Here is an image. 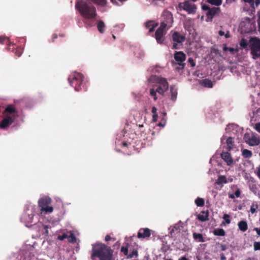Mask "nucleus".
<instances>
[{
    "label": "nucleus",
    "mask_w": 260,
    "mask_h": 260,
    "mask_svg": "<svg viewBox=\"0 0 260 260\" xmlns=\"http://www.w3.org/2000/svg\"><path fill=\"white\" fill-rule=\"evenodd\" d=\"M114 260L113 250L107 245L96 242L92 244L90 258L91 260Z\"/></svg>",
    "instance_id": "nucleus-1"
},
{
    "label": "nucleus",
    "mask_w": 260,
    "mask_h": 260,
    "mask_svg": "<svg viewBox=\"0 0 260 260\" xmlns=\"http://www.w3.org/2000/svg\"><path fill=\"white\" fill-rule=\"evenodd\" d=\"M75 7L81 15L86 19H93L96 15L95 8L91 4L85 2L78 1L76 3Z\"/></svg>",
    "instance_id": "nucleus-2"
},
{
    "label": "nucleus",
    "mask_w": 260,
    "mask_h": 260,
    "mask_svg": "<svg viewBox=\"0 0 260 260\" xmlns=\"http://www.w3.org/2000/svg\"><path fill=\"white\" fill-rule=\"evenodd\" d=\"M173 22L172 16H169L167 22H162L159 27L157 29L154 34V37L158 44H165V36L167 32L168 29L171 27Z\"/></svg>",
    "instance_id": "nucleus-3"
},
{
    "label": "nucleus",
    "mask_w": 260,
    "mask_h": 260,
    "mask_svg": "<svg viewBox=\"0 0 260 260\" xmlns=\"http://www.w3.org/2000/svg\"><path fill=\"white\" fill-rule=\"evenodd\" d=\"M68 81L76 91L86 89L84 77L81 73L76 72L71 75L68 78Z\"/></svg>",
    "instance_id": "nucleus-4"
},
{
    "label": "nucleus",
    "mask_w": 260,
    "mask_h": 260,
    "mask_svg": "<svg viewBox=\"0 0 260 260\" xmlns=\"http://www.w3.org/2000/svg\"><path fill=\"white\" fill-rule=\"evenodd\" d=\"M35 209V206L30 204L27 205L25 207L24 211L21 217V221L26 226H30L33 222Z\"/></svg>",
    "instance_id": "nucleus-5"
},
{
    "label": "nucleus",
    "mask_w": 260,
    "mask_h": 260,
    "mask_svg": "<svg viewBox=\"0 0 260 260\" xmlns=\"http://www.w3.org/2000/svg\"><path fill=\"white\" fill-rule=\"evenodd\" d=\"M52 203V200L48 197H43L39 199L38 205L41 208L42 212H45L47 213H51L53 211V208L49 205Z\"/></svg>",
    "instance_id": "nucleus-6"
},
{
    "label": "nucleus",
    "mask_w": 260,
    "mask_h": 260,
    "mask_svg": "<svg viewBox=\"0 0 260 260\" xmlns=\"http://www.w3.org/2000/svg\"><path fill=\"white\" fill-rule=\"evenodd\" d=\"M174 58L176 62L173 60L172 63L178 65V67L176 68V70L178 71L182 70L185 65L184 61L186 59V55L182 51L176 52L174 53Z\"/></svg>",
    "instance_id": "nucleus-7"
},
{
    "label": "nucleus",
    "mask_w": 260,
    "mask_h": 260,
    "mask_svg": "<svg viewBox=\"0 0 260 260\" xmlns=\"http://www.w3.org/2000/svg\"><path fill=\"white\" fill-rule=\"evenodd\" d=\"M250 47L251 53L254 59L260 57V40L256 38H252L250 40Z\"/></svg>",
    "instance_id": "nucleus-8"
},
{
    "label": "nucleus",
    "mask_w": 260,
    "mask_h": 260,
    "mask_svg": "<svg viewBox=\"0 0 260 260\" xmlns=\"http://www.w3.org/2000/svg\"><path fill=\"white\" fill-rule=\"evenodd\" d=\"M172 38L174 42L172 49H179L178 45H182V43L185 40V37L178 31H174L172 34Z\"/></svg>",
    "instance_id": "nucleus-9"
},
{
    "label": "nucleus",
    "mask_w": 260,
    "mask_h": 260,
    "mask_svg": "<svg viewBox=\"0 0 260 260\" xmlns=\"http://www.w3.org/2000/svg\"><path fill=\"white\" fill-rule=\"evenodd\" d=\"M159 86L156 89V91L159 94L164 95L169 88V83L166 78L158 77L156 80Z\"/></svg>",
    "instance_id": "nucleus-10"
},
{
    "label": "nucleus",
    "mask_w": 260,
    "mask_h": 260,
    "mask_svg": "<svg viewBox=\"0 0 260 260\" xmlns=\"http://www.w3.org/2000/svg\"><path fill=\"white\" fill-rule=\"evenodd\" d=\"M202 8L203 10L208 11L206 15L207 18L210 19H212L215 15L220 11V9L218 7H213L210 8L207 5H203Z\"/></svg>",
    "instance_id": "nucleus-11"
},
{
    "label": "nucleus",
    "mask_w": 260,
    "mask_h": 260,
    "mask_svg": "<svg viewBox=\"0 0 260 260\" xmlns=\"http://www.w3.org/2000/svg\"><path fill=\"white\" fill-rule=\"evenodd\" d=\"M5 118L0 122V128L3 129H7L15 121V116L5 115Z\"/></svg>",
    "instance_id": "nucleus-12"
},
{
    "label": "nucleus",
    "mask_w": 260,
    "mask_h": 260,
    "mask_svg": "<svg viewBox=\"0 0 260 260\" xmlns=\"http://www.w3.org/2000/svg\"><path fill=\"white\" fill-rule=\"evenodd\" d=\"M179 6L180 8L185 10L189 13L194 12L196 8L194 5L191 4L189 1L180 3Z\"/></svg>",
    "instance_id": "nucleus-13"
},
{
    "label": "nucleus",
    "mask_w": 260,
    "mask_h": 260,
    "mask_svg": "<svg viewBox=\"0 0 260 260\" xmlns=\"http://www.w3.org/2000/svg\"><path fill=\"white\" fill-rule=\"evenodd\" d=\"M221 158L226 162L228 166H232L234 164V160L229 151L222 152L220 154Z\"/></svg>",
    "instance_id": "nucleus-14"
},
{
    "label": "nucleus",
    "mask_w": 260,
    "mask_h": 260,
    "mask_svg": "<svg viewBox=\"0 0 260 260\" xmlns=\"http://www.w3.org/2000/svg\"><path fill=\"white\" fill-rule=\"evenodd\" d=\"M246 142L249 146H257L260 143V138L257 137L254 134H252L251 136H249L248 138H247Z\"/></svg>",
    "instance_id": "nucleus-15"
},
{
    "label": "nucleus",
    "mask_w": 260,
    "mask_h": 260,
    "mask_svg": "<svg viewBox=\"0 0 260 260\" xmlns=\"http://www.w3.org/2000/svg\"><path fill=\"white\" fill-rule=\"evenodd\" d=\"M151 235V231L148 228H142L140 229L137 237L138 238H148Z\"/></svg>",
    "instance_id": "nucleus-16"
},
{
    "label": "nucleus",
    "mask_w": 260,
    "mask_h": 260,
    "mask_svg": "<svg viewBox=\"0 0 260 260\" xmlns=\"http://www.w3.org/2000/svg\"><path fill=\"white\" fill-rule=\"evenodd\" d=\"M145 27L149 29V33L153 32L155 28L158 25V23L154 21H148L145 23Z\"/></svg>",
    "instance_id": "nucleus-17"
},
{
    "label": "nucleus",
    "mask_w": 260,
    "mask_h": 260,
    "mask_svg": "<svg viewBox=\"0 0 260 260\" xmlns=\"http://www.w3.org/2000/svg\"><path fill=\"white\" fill-rule=\"evenodd\" d=\"M3 113L6 115V114H17V111L14 105H9L6 107Z\"/></svg>",
    "instance_id": "nucleus-18"
},
{
    "label": "nucleus",
    "mask_w": 260,
    "mask_h": 260,
    "mask_svg": "<svg viewBox=\"0 0 260 260\" xmlns=\"http://www.w3.org/2000/svg\"><path fill=\"white\" fill-rule=\"evenodd\" d=\"M209 211L208 210L202 211L198 216V218L202 221H206L209 220Z\"/></svg>",
    "instance_id": "nucleus-19"
},
{
    "label": "nucleus",
    "mask_w": 260,
    "mask_h": 260,
    "mask_svg": "<svg viewBox=\"0 0 260 260\" xmlns=\"http://www.w3.org/2000/svg\"><path fill=\"white\" fill-rule=\"evenodd\" d=\"M200 84L205 87L212 88L213 87L212 82L208 79H205L201 80Z\"/></svg>",
    "instance_id": "nucleus-20"
},
{
    "label": "nucleus",
    "mask_w": 260,
    "mask_h": 260,
    "mask_svg": "<svg viewBox=\"0 0 260 260\" xmlns=\"http://www.w3.org/2000/svg\"><path fill=\"white\" fill-rule=\"evenodd\" d=\"M193 238L198 242H204L205 240L202 234L194 232L192 234Z\"/></svg>",
    "instance_id": "nucleus-21"
},
{
    "label": "nucleus",
    "mask_w": 260,
    "mask_h": 260,
    "mask_svg": "<svg viewBox=\"0 0 260 260\" xmlns=\"http://www.w3.org/2000/svg\"><path fill=\"white\" fill-rule=\"evenodd\" d=\"M170 92L171 94V100L173 101H175L177 96V91L174 85H172L170 87Z\"/></svg>",
    "instance_id": "nucleus-22"
},
{
    "label": "nucleus",
    "mask_w": 260,
    "mask_h": 260,
    "mask_svg": "<svg viewBox=\"0 0 260 260\" xmlns=\"http://www.w3.org/2000/svg\"><path fill=\"white\" fill-rule=\"evenodd\" d=\"M239 229L242 232H245L248 229L247 223L246 221L242 220L239 222L238 224Z\"/></svg>",
    "instance_id": "nucleus-23"
},
{
    "label": "nucleus",
    "mask_w": 260,
    "mask_h": 260,
    "mask_svg": "<svg viewBox=\"0 0 260 260\" xmlns=\"http://www.w3.org/2000/svg\"><path fill=\"white\" fill-rule=\"evenodd\" d=\"M226 144H227V151H230L234 146V142L233 141V138L231 137H229L226 139Z\"/></svg>",
    "instance_id": "nucleus-24"
},
{
    "label": "nucleus",
    "mask_w": 260,
    "mask_h": 260,
    "mask_svg": "<svg viewBox=\"0 0 260 260\" xmlns=\"http://www.w3.org/2000/svg\"><path fill=\"white\" fill-rule=\"evenodd\" d=\"M130 244L128 243H125V245H123L121 247L120 251L123 253L124 255L127 256L128 254V248Z\"/></svg>",
    "instance_id": "nucleus-25"
},
{
    "label": "nucleus",
    "mask_w": 260,
    "mask_h": 260,
    "mask_svg": "<svg viewBox=\"0 0 260 260\" xmlns=\"http://www.w3.org/2000/svg\"><path fill=\"white\" fill-rule=\"evenodd\" d=\"M242 155L245 158H249L252 156V153L251 151L244 149L242 150Z\"/></svg>",
    "instance_id": "nucleus-26"
},
{
    "label": "nucleus",
    "mask_w": 260,
    "mask_h": 260,
    "mask_svg": "<svg viewBox=\"0 0 260 260\" xmlns=\"http://www.w3.org/2000/svg\"><path fill=\"white\" fill-rule=\"evenodd\" d=\"M98 29V30L102 34L104 33L105 31V24L104 22L100 20L98 22V25H97Z\"/></svg>",
    "instance_id": "nucleus-27"
},
{
    "label": "nucleus",
    "mask_w": 260,
    "mask_h": 260,
    "mask_svg": "<svg viewBox=\"0 0 260 260\" xmlns=\"http://www.w3.org/2000/svg\"><path fill=\"white\" fill-rule=\"evenodd\" d=\"M213 234L215 236H224L225 235V231L222 229H216L213 231Z\"/></svg>",
    "instance_id": "nucleus-28"
},
{
    "label": "nucleus",
    "mask_w": 260,
    "mask_h": 260,
    "mask_svg": "<svg viewBox=\"0 0 260 260\" xmlns=\"http://www.w3.org/2000/svg\"><path fill=\"white\" fill-rule=\"evenodd\" d=\"M195 203L198 207H203L204 206L205 201L204 199L198 197L196 199Z\"/></svg>",
    "instance_id": "nucleus-29"
},
{
    "label": "nucleus",
    "mask_w": 260,
    "mask_h": 260,
    "mask_svg": "<svg viewBox=\"0 0 260 260\" xmlns=\"http://www.w3.org/2000/svg\"><path fill=\"white\" fill-rule=\"evenodd\" d=\"M0 43L2 44H6L9 45L10 44L9 39L6 37L0 36Z\"/></svg>",
    "instance_id": "nucleus-30"
},
{
    "label": "nucleus",
    "mask_w": 260,
    "mask_h": 260,
    "mask_svg": "<svg viewBox=\"0 0 260 260\" xmlns=\"http://www.w3.org/2000/svg\"><path fill=\"white\" fill-rule=\"evenodd\" d=\"M222 218L224 220V221H222L223 224H230L231 223L230 215L227 214H224Z\"/></svg>",
    "instance_id": "nucleus-31"
},
{
    "label": "nucleus",
    "mask_w": 260,
    "mask_h": 260,
    "mask_svg": "<svg viewBox=\"0 0 260 260\" xmlns=\"http://www.w3.org/2000/svg\"><path fill=\"white\" fill-rule=\"evenodd\" d=\"M180 231V226L178 224H175L170 231V233L172 235L174 233H179Z\"/></svg>",
    "instance_id": "nucleus-32"
},
{
    "label": "nucleus",
    "mask_w": 260,
    "mask_h": 260,
    "mask_svg": "<svg viewBox=\"0 0 260 260\" xmlns=\"http://www.w3.org/2000/svg\"><path fill=\"white\" fill-rule=\"evenodd\" d=\"M227 180L226 178L224 176H219L217 183L218 184H221L222 183H226Z\"/></svg>",
    "instance_id": "nucleus-33"
},
{
    "label": "nucleus",
    "mask_w": 260,
    "mask_h": 260,
    "mask_svg": "<svg viewBox=\"0 0 260 260\" xmlns=\"http://www.w3.org/2000/svg\"><path fill=\"white\" fill-rule=\"evenodd\" d=\"M95 4L101 6H105L106 4V0H91Z\"/></svg>",
    "instance_id": "nucleus-34"
},
{
    "label": "nucleus",
    "mask_w": 260,
    "mask_h": 260,
    "mask_svg": "<svg viewBox=\"0 0 260 260\" xmlns=\"http://www.w3.org/2000/svg\"><path fill=\"white\" fill-rule=\"evenodd\" d=\"M209 3L215 5V6H220L222 3V0H208Z\"/></svg>",
    "instance_id": "nucleus-35"
},
{
    "label": "nucleus",
    "mask_w": 260,
    "mask_h": 260,
    "mask_svg": "<svg viewBox=\"0 0 260 260\" xmlns=\"http://www.w3.org/2000/svg\"><path fill=\"white\" fill-rule=\"evenodd\" d=\"M138 255V251L136 249H133V251L128 254L127 258H132L134 256L137 257Z\"/></svg>",
    "instance_id": "nucleus-36"
},
{
    "label": "nucleus",
    "mask_w": 260,
    "mask_h": 260,
    "mask_svg": "<svg viewBox=\"0 0 260 260\" xmlns=\"http://www.w3.org/2000/svg\"><path fill=\"white\" fill-rule=\"evenodd\" d=\"M156 92L157 91H156V89H154V88H151L150 89V94L151 96L153 97L154 101H156L157 100Z\"/></svg>",
    "instance_id": "nucleus-37"
},
{
    "label": "nucleus",
    "mask_w": 260,
    "mask_h": 260,
    "mask_svg": "<svg viewBox=\"0 0 260 260\" xmlns=\"http://www.w3.org/2000/svg\"><path fill=\"white\" fill-rule=\"evenodd\" d=\"M240 45L243 48H246L248 46V42L247 40L244 39H242L240 42Z\"/></svg>",
    "instance_id": "nucleus-38"
},
{
    "label": "nucleus",
    "mask_w": 260,
    "mask_h": 260,
    "mask_svg": "<svg viewBox=\"0 0 260 260\" xmlns=\"http://www.w3.org/2000/svg\"><path fill=\"white\" fill-rule=\"evenodd\" d=\"M68 241L70 243H75L76 242V237L73 233H71L70 235L68 237Z\"/></svg>",
    "instance_id": "nucleus-39"
},
{
    "label": "nucleus",
    "mask_w": 260,
    "mask_h": 260,
    "mask_svg": "<svg viewBox=\"0 0 260 260\" xmlns=\"http://www.w3.org/2000/svg\"><path fill=\"white\" fill-rule=\"evenodd\" d=\"M250 189L255 194H256L257 190V188L256 185L255 184H252L251 186H250Z\"/></svg>",
    "instance_id": "nucleus-40"
},
{
    "label": "nucleus",
    "mask_w": 260,
    "mask_h": 260,
    "mask_svg": "<svg viewBox=\"0 0 260 260\" xmlns=\"http://www.w3.org/2000/svg\"><path fill=\"white\" fill-rule=\"evenodd\" d=\"M223 50L225 51H229L232 53H234V52L235 51V49L234 48L228 47L226 46V45H224V46L223 48Z\"/></svg>",
    "instance_id": "nucleus-41"
},
{
    "label": "nucleus",
    "mask_w": 260,
    "mask_h": 260,
    "mask_svg": "<svg viewBox=\"0 0 260 260\" xmlns=\"http://www.w3.org/2000/svg\"><path fill=\"white\" fill-rule=\"evenodd\" d=\"M254 249L255 250H260V242H255L253 244Z\"/></svg>",
    "instance_id": "nucleus-42"
},
{
    "label": "nucleus",
    "mask_w": 260,
    "mask_h": 260,
    "mask_svg": "<svg viewBox=\"0 0 260 260\" xmlns=\"http://www.w3.org/2000/svg\"><path fill=\"white\" fill-rule=\"evenodd\" d=\"M68 237V236L66 234H63L62 235H58L57 237V239L60 241H62L67 238Z\"/></svg>",
    "instance_id": "nucleus-43"
},
{
    "label": "nucleus",
    "mask_w": 260,
    "mask_h": 260,
    "mask_svg": "<svg viewBox=\"0 0 260 260\" xmlns=\"http://www.w3.org/2000/svg\"><path fill=\"white\" fill-rule=\"evenodd\" d=\"M22 50L21 48L16 49V50L15 52V54L18 57H20L21 56V55L22 54Z\"/></svg>",
    "instance_id": "nucleus-44"
},
{
    "label": "nucleus",
    "mask_w": 260,
    "mask_h": 260,
    "mask_svg": "<svg viewBox=\"0 0 260 260\" xmlns=\"http://www.w3.org/2000/svg\"><path fill=\"white\" fill-rule=\"evenodd\" d=\"M188 61L190 63L191 67H193L196 66V62H194L192 58H189L188 59Z\"/></svg>",
    "instance_id": "nucleus-45"
},
{
    "label": "nucleus",
    "mask_w": 260,
    "mask_h": 260,
    "mask_svg": "<svg viewBox=\"0 0 260 260\" xmlns=\"http://www.w3.org/2000/svg\"><path fill=\"white\" fill-rule=\"evenodd\" d=\"M241 194V191L240 189L238 188L236 191L235 192V197L239 198Z\"/></svg>",
    "instance_id": "nucleus-46"
},
{
    "label": "nucleus",
    "mask_w": 260,
    "mask_h": 260,
    "mask_svg": "<svg viewBox=\"0 0 260 260\" xmlns=\"http://www.w3.org/2000/svg\"><path fill=\"white\" fill-rule=\"evenodd\" d=\"M255 129L260 133V122L255 124Z\"/></svg>",
    "instance_id": "nucleus-47"
},
{
    "label": "nucleus",
    "mask_w": 260,
    "mask_h": 260,
    "mask_svg": "<svg viewBox=\"0 0 260 260\" xmlns=\"http://www.w3.org/2000/svg\"><path fill=\"white\" fill-rule=\"evenodd\" d=\"M250 211L251 213H254L256 211V208L254 207V206L253 204H252L250 208Z\"/></svg>",
    "instance_id": "nucleus-48"
},
{
    "label": "nucleus",
    "mask_w": 260,
    "mask_h": 260,
    "mask_svg": "<svg viewBox=\"0 0 260 260\" xmlns=\"http://www.w3.org/2000/svg\"><path fill=\"white\" fill-rule=\"evenodd\" d=\"M166 124V120H165L164 121L160 122L158 123V125L160 126L164 127Z\"/></svg>",
    "instance_id": "nucleus-49"
},
{
    "label": "nucleus",
    "mask_w": 260,
    "mask_h": 260,
    "mask_svg": "<svg viewBox=\"0 0 260 260\" xmlns=\"http://www.w3.org/2000/svg\"><path fill=\"white\" fill-rule=\"evenodd\" d=\"M157 117H158L157 114H153V116H152L153 121L154 122L156 121L157 119Z\"/></svg>",
    "instance_id": "nucleus-50"
},
{
    "label": "nucleus",
    "mask_w": 260,
    "mask_h": 260,
    "mask_svg": "<svg viewBox=\"0 0 260 260\" xmlns=\"http://www.w3.org/2000/svg\"><path fill=\"white\" fill-rule=\"evenodd\" d=\"M152 113L153 114H157V108L155 107H153L152 108Z\"/></svg>",
    "instance_id": "nucleus-51"
},
{
    "label": "nucleus",
    "mask_w": 260,
    "mask_h": 260,
    "mask_svg": "<svg viewBox=\"0 0 260 260\" xmlns=\"http://www.w3.org/2000/svg\"><path fill=\"white\" fill-rule=\"evenodd\" d=\"M126 0H111V1L113 3H116L118 4L117 1L120 2V3H122L124 1H125Z\"/></svg>",
    "instance_id": "nucleus-52"
},
{
    "label": "nucleus",
    "mask_w": 260,
    "mask_h": 260,
    "mask_svg": "<svg viewBox=\"0 0 260 260\" xmlns=\"http://www.w3.org/2000/svg\"><path fill=\"white\" fill-rule=\"evenodd\" d=\"M112 238L111 237H110V235H107L106 237H105V241L106 242H108L110 240H111Z\"/></svg>",
    "instance_id": "nucleus-53"
},
{
    "label": "nucleus",
    "mask_w": 260,
    "mask_h": 260,
    "mask_svg": "<svg viewBox=\"0 0 260 260\" xmlns=\"http://www.w3.org/2000/svg\"><path fill=\"white\" fill-rule=\"evenodd\" d=\"M226 257L223 253L220 254V260H225Z\"/></svg>",
    "instance_id": "nucleus-54"
},
{
    "label": "nucleus",
    "mask_w": 260,
    "mask_h": 260,
    "mask_svg": "<svg viewBox=\"0 0 260 260\" xmlns=\"http://www.w3.org/2000/svg\"><path fill=\"white\" fill-rule=\"evenodd\" d=\"M257 175L258 177V178L260 179V165L259 166L258 168H257Z\"/></svg>",
    "instance_id": "nucleus-55"
},
{
    "label": "nucleus",
    "mask_w": 260,
    "mask_h": 260,
    "mask_svg": "<svg viewBox=\"0 0 260 260\" xmlns=\"http://www.w3.org/2000/svg\"><path fill=\"white\" fill-rule=\"evenodd\" d=\"M221 249L222 251H225L226 249V246L225 245H221Z\"/></svg>",
    "instance_id": "nucleus-56"
},
{
    "label": "nucleus",
    "mask_w": 260,
    "mask_h": 260,
    "mask_svg": "<svg viewBox=\"0 0 260 260\" xmlns=\"http://www.w3.org/2000/svg\"><path fill=\"white\" fill-rule=\"evenodd\" d=\"M57 35L56 34H54L53 35V36H52V42H54L55 40L56 39H57Z\"/></svg>",
    "instance_id": "nucleus-57"
},
{
    "label": "nucleus",
    "mask_w": 260,
    "mask_h": 260,
    "mask_svg": "<svg viewBox=\"0 0 260 260\" xmlns=\"http://www.w3.org/2000/svg\"><path fill=\"white\" fill-rule=\"evenodd\" d=\"M229 197L230 199H234L235 198V196L233 194H229Z\"/></svg>",
    "instance_id": "nucleus-58"
},
{
    "label": "nucleus",
    "mask_w": 260,
    "mask_h": 260,
    "mask_svg": "<svg viewBox=\"0 0 260 260\" xmlns=\"http://www.w3.org/2000/svg\"><path fill=\"white\" fill-rule=\"evenodd\" d=\"M121 145L123 146V147H127L128 146V144L126 142H123L122 143V144Z\"/></svg>",
    "instance_id": "nucleus-59"
},
{
    "label": "nucleus",
    "mask_w": 260,
    "mask_h": 260,
    "mask_svg": "<svg viewBox=\"0 0 260 260\" xmlns=\"http://www.w3.org/2000/svg\"><path fill=\"white\" fill-rule=\"evenodd\" d=\"M254 230H255L256 231V233H257V235L260 236V228L259 229L255 228Z\"/></svg>",
    "instance_id": "nucleus-60"
},
{
    "label": "nucleus",
    "mask_w": 260,
    "mask_h": 260,
    "mask_svg": "<svg viewBox=\"0 0 260 260\" xmlns=\"http://www.w3.org/2000/svg\"><path fill=\"white\" fill-rule=\"evenodd\" d=\"M224 35H225V37L226 38H230V32H229V31H228V32H226V34H224Z\"/></svg>",
    "instance_id": "nucleus-61"
},
{
    "label": "nucleus",
    "mask_w": 260,
    "mask_h": 260,
    "mask_svg": "<svg viewBox=\"0 0 260 260\" xmlns=\"http://www.w3.org/2000/svg\"><path fill=\"white\" fill-rule=\"evenodd\" d=\"M219 36H222L223 35H224V32L222 31V30H220L218 32Z\"/></svg>",
    "instance_id": "nucleus-62"
},
{
    "label": "nucleus",
    "mask_w": 260,
    "mask_h": 260,
    "mask_svg": "<svg viewBox=\"0 0 260 260\" xmlns=\"http://www.w3.org/2000/svg\"><path fill=\"white\" fill-rule=\"evenodd\" d=\"M178 260H189V259L185 256H182L180 258H179Z\"/></svg>",
    "instance_id": "nucleus-63"
},
{
    "label": "nucleus",
    "mask_w": 260,
    "mask_h": 260,
    "mask_svg": "<svg viewBox=\"0 0 260 260\" xmlns=\"http://www.w3.org/2000/svg\"><path fill=\"white\" fill-rule=\"evenodd\" d=\"M258 29H259V30L260 31V15H259L258 20Z\"/></svg>",
    "instance_id": "nucleus-64"
}]
</instances>
